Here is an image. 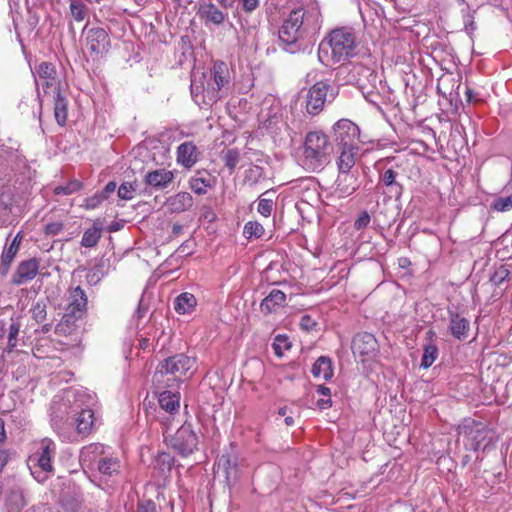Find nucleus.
<instances>
[{"mask_svg":"<svg viewBox=\"0 0 512 512\" xmlns=\"http://www.w3.org/2000/svg\"><path fill=\"white\" fill-rule=\"evenodd\" d=\"M321 14L317 7L305 10L303 6L294 8L283 21L278 35L281 47L288 53L295 54L302 50L301 41L309 33L320 29Z\"/></svg>","mask_w":512,"mask_h":512,"instance_id":"1","label":"nucleus"},{"mask_svg":"<svg viewBox=\"0 0 512 512\" xmlns=\"http://www.w3.org/2000/svg\"><path fill=\"white\" fill-rule=\"evenodd\" d=\"M231 83L228 65L221 60L213 62L208 72L199 77L191 78L190 91L195 103L199 106H212L227 95Z\"/></svg>","mask_w":512,"mask_h":512,"instance_id":"2","label":"nucleus"},{"mask_svg":"<svg viewBox=\"0 0 512 512\" xmlns=\"http://www.w3.org/2000/svg\"><path fill=\"white\" fill-rule=\"evenodd\" d=\"M358 36L349 26L332 29L320 42L318 59L326 65L344 63L357 55Z\"/></svg>","mask_w":512,"mask_h":512,"instance_id":"3","label":"nucleus"},{"mask_svg":"<svg viewBox=\"0 0 512 512\" xmlns=\"http://www.w3.org/2000/svg\"><path fill=\"white\" fill-rule=\"evenodd\" d=\"M333 145L329 137L320 130L306 134L303 144V166L313 172L321 171L331 159Z\"/></svg>","mask_w":512,"mask_h":512,"instance_id":"4","label":"nucleus"},{"mask_svg":"<svg viewBox=\"0 0 512 512\" xmlns=\"http://www.w3.org/2000/svg\"><path fill=\"white\" fill-rule=\"evenodd\" d=\"M87 394L80 390H68L62 397L55 400L50 408L51 426L59 435H64L67 428L73 425L74 414L81 408V398Z\"/></svg>","mask_w":512,"mask_h":512,"instance_id":"5","label":"nucleus"},{"mask_svg":"<svg viewBox=\"0 0 512 512\" xmlns=\"http://www.w3.org/2000/svg\"><path fill=\"white\" fill-rule=\"evenodd\" d=\"M459 433L464 436L470 450L485 451L494 444V433L485 424L473 419H465L459 426Z\"/></svg>","mask_w":512,"mask_h":512,"instance_id":"6","label":"nucleus"},{"mask_svg":"<svg viewBox=\"0 0 512 512\" xmlns=\"http://www.w3.org/2000/svg\"><path fill=\"white\" fill-rule=\"evenodd\" d=\"M56 455V444L50 439H43L40 443L39 451L29 457V462L40 469L39 472L31 470L38 482H43L48 478V474L53 472L52 460ZM30 469L32 467L30 466Z\"/></svg>","mask_w":512,"mask_h":512,"instance_id":"7","label":"nucleus"},{"mask_svg":"<svg viewBox=\"0 0 512 512\" xmlns=\"http://www.w3.org/2000/svg\"><path fill=\"white\" fill-rule=\"evenodd\" d=\"M166 442L179 455L187 457L197 450L199 440L192 425L185 422Z\"/></svg>","mask_w":512,"mask_h":512,"instance_id":"8","label":"nucleus"},{"mask_svg":"<svg viewBox=\"0 0 512 512\" xmlns=\"http://www.w3.org/2000/svg\"><path fill=\"white\" fill-rule=\"evenodd\" d=\"M85 46L93 60L102 58L110 49L111 41L107 31L101 27H84Z\"/></svg>","mask_w":512,"mask_h":512,"instance_id":"9","label":"nucleus"},{"mask_svg":"<svg viewBox=\"0 0 512 512\" xmlns=\"http://www.w3.org/2000/svg\"><path fill=\"white\" fill-rule=\"evenodd\" d=\"M335 98L333 87L326 81H318L307 92L306 111L310 115H318L324 108L326 101Z\"/></svg>","mask_w":512,"mask_h":512,"instance_id":"10","label":"nucleus"},{"mask_svg":"<svg viewBox=\"0 0 512 512\" xmlns=\"http://www.w3.org/2000/svg\"><path fill=\"white\" fill-rule=\"evenodd\" d=\"M196 360L184 353L175 354L162 360L158 367L155 376L158 374H170L175 378L185 376L186 373L195 366Z\"/></svg>","mask_w":512,"mask_h":512,"instance_id":"11","label":"nucleus"},{"mask_svg":"<svg viewBox=\"0 0 512 512\" xmlns=\"http://www.w3.org/2000/svg\"><path fill=\"white\" fill-rule=\"evenodd\" d=\"M333 138L339 148L359 147L360 128L348 119L338 120L332 127Z\"/></svg>","mask_w":512,"mask_h":512,"instance_id":"12","label":"nucleus"},{"mask_svg":"<svg viewBox=\"0 0 512 512\" xmlns=\"http://www.w3.org/2000/svg\"><path fill=\"white\" fill-rule=\"evenodd\" d=\"M379 350L378 341L375 336L368 332H361L352 340V351L355 355L363 357L362 361L372 359Z\"/></svg>","mask_w":512,"mask_h":512,"instance_id":"13","label":"nucleus"},{"mask_svg":"<svg viewBox=\"0 0 512 512\" xmlns=\"http://www.w3.org/2000/svg\"><path fill=\"white\" fill-rule=\"evenodd\" d=\"M38 78L35 82L37 87L41 86L44 94H49L50 90L55 93L60 90L59 82L57 81L56 67L51 62H41L36 68Z\"/></svg>","mask_w":512,"mask_h":512,"instance_id":"14","label":"nucleus"},{"mask_svg":"<svg viewBox=\"0 0 512 512\" xmlns=\"http://www.w3.org/2000/svg\"><path fill=\"white\" fill-rule=\"evenodd\" d=\"M201 158V152L193 141H185L176 149V162L181 167L190 170Z\"/></svg>","mask_w":512,"mask_h":512,"instance_id":"15","label":"nucleus"},{"mask_svg":"<svg viewBox=\"0 0 512 512\" xmlns=\"http://www.w3.org/2000/svg\"><path fill=\"white\" fill-rule=\"evenodd\" d=\"M357 171H339L335 181L334 193L339 198H345L352 195L359 188Z\"/></svg>","mask_w":512,"mask_h":512,"instance_id":"16","label":"nucleus"},{"mask_svg":"<svg viewBox=\"0 0 512 512\" xmlns=\"http://www.w3.org/2000/svg\"><path fill=\"white\" fill-rule=\"evenodd\" d=\"M107 452V447L100 443H91L84 446L79 455L80 464L82 467L94 471L98 461L100 462V459L104 458Z\"/></svg>","mask_w":512,"mask_h":512,"instance_id":"17","label":"nucleus"},{"mask_svg":"<svg viewBox=\"0 0 512 512\" xmlns=\"http://www.w3.org/2000/svg\"><path fill=\"white\" fill-rule=\"evenodd\" d=\"M39 261L36 258L21 261L12 275L11 283L17 286L33 280L38 274Z\"/></svg>","mask_w":512,"mask_h":512,"instance_id":"18","label":"nucleus"},{"mask_svg":"<svg viewBox=\"0 0 512 512\" xmlns=\"http://www.w3.org/2000/svg\"><path fill=\"white\" fill-rule=\"evenodd\" d=\"M85 398H81V408L73 416V425H76L77 433L82 436L89 435L96 425L93 410L85 408Z\"/></svg>","mask_w":512,"mask_h":512,"instance_id":"19","label":"nucleus"},{"mask_svg":"<svg viewBox=\"0 0 512 512\" xmlns=\"http://www.w3.org/2000/svg\"><path fill=\"white\" fill-rule=\"evenodd\" d=\"M217 178L205 169L197 170L195 174L190 177L188 184L189 188L197 195H205L209 189L215 187Z\"/></svg>","mask_w":512,"mask_h":512,"instance_id":"20","label":"nucleus"},{"mask_svg":"<svg viewBox=\"0 0 512 512\" xmlns=\"http://www.w3.org/2000/svg\"><path fill=\"white\" fill-rule=\"evenodd\" d=\"M218 471H222L226 483L231 486L239 479L238 458L230 453H223L216 463Z\"/></svg>","mask_w":512,"mask_h":512,"instance_id":"21","label":"nucleus"},{"mask_svg":"<svg viewBox=\"0 0 512 512\" xmlns=\"http://www.w3.org/2000/svg\"><path fill=\"white\" fill-rule=\"evenodd\" d=\"M175 178L174 173L165 168L156 169L146 173L145 184L153 190L159 191L167 188Z\"/></svg>","mask_w":512,"mask_h":512,"instance_id":"22","label":"nucleus"},{"mask_svg":"<svg viewBox=\"0 0 512 512\" xmlns=\"http://www.w3.org/2000/svg\"><path fill=\"white\" fill-rule=\"evenodd\" d=\"M449 314V331L451 335L458 341H465L469 337L470 322L465 317L455 311H448Z\"/></svg>","mask_w":512,"mask_h":512,"instance_id":"23","label":"nucleus"},{"mask_svg":"<svg viewBox=\"0 0 512 512\" xmlns=\"http://www.w3.org/2000/svg\"><path fill=\"white\" fill-rule=\"evenodd\" d=\"M120 469L121 461L119 458L107 452L104 458L100 459V462L98 461L94 471H97L102 479L108 480L119 475Z\"/></svg>","mask_w":512,"mask_h":512,"instance_id":"24","label":"nucleus"},{"mask_svg":"<svg viewBox=\"0 0 512 512\" xmlns=\"http://www.w3.org/2000/svg\"><path fill=\"white\" fill-rule=\"evenodd\" d=\"M197 14L206 25L213 24L219 26L223 24L227 18V13H224L212 3L200 5Z\"/></svg>","mask_w":512,"mask_h":512,"instance_id":"25","label":"nucleus"},{"mask_svg":"<svg viewBox=\"0 0 512 512\" xmlns=\"http://www.w3.org/2000/svg\"><path fill=\"white\" fill-rule=\"evenodd\" d=\"M68 311L75 312L81 316H84L87 311V296L84 290L77 286L69 291L68 305L66 307Z\"/></svg>","mask_w":512,"mask_h":512,"instance_id":"26","label":"nucleus"},{"mask_svg":"<svg viewBox=\"0 0 512 512\" xmlns=\"http://www.w3.org/2000/svg\"><path fill=\"white\" fill-rule=\"evenodd\" d=\"M286 295L279 289H272L270 293L262 300L260 309L262 312L269 314L275 312L279 307L284 306Z\"/></svg>","mask_w":512,"mask_h":512,"instance_id":"27","label":"nucleus"},{"mask_svg":"<svg viewBox=\"0 0 512 512\" xmlns=\"http://www.w3.org/2000/svg\"><path fill=\"white\" fill-rule=\"evenodd\" d=\"M53 103L54 118L57 124L63 127L66 125L68 117V99L61 92V90H57L55 93H53Z\"/></svg>","mask_w":512,"mask_h":512,"instance_id":"28","label":"nucleus"},{"mask_svg":"<svg viewBox=\"0 0 512 512\" xmlns=\"http://www.w3.org/2000/svg\"><path fill=\"white\" fill-rule=\"evenodd\" d=\"M193 205V197L188 192H179L167 200V206L171 212L181 213L189 210Z\"/></svg>","mask_w":512,"mask_h":512,"instance_id":"29","label":"nucleus"},{"mask_svg":"<svg viewBox=\"0 0 512 512\" xmlns=\"http://www.w3.org/2000/svg\"><path fill=\"white\" fill-rule=\"evenodd\" d=\"M82 318L83 316L66 309L62 319L55 327V332L64 336L72 334L76 328V323Z\"/></svg>","mask_w":512,"mask_h":512,"instance_id":"30","label":"nucleus"},{"mask_svg":"<svg viewBox=\"0 0 512 512\" xmlns=\"http://www.w3.org/2000/svg\"><path fill=\"white\" fill-rule=\"evenodd\" d=\"M286 127V123L282 115L274 113L268 115L262 122V129H264L274 139L281 136L282 130Z\"/></svg>","mask_w":512,"mask_h":512,"instance_id":"31","label":"nucleus"},{"mask_svg":"<svg viewBox=\"0 0 512 512\" xmlns=\"http://www.w3.org/2000/svg\"><path fill=\"white\" fill-rule=\"evenodd\" d=\"M340 149V155L337 159L338 171H353L352 168L355 165L359 147H344Z\"/></svg>","mask_w":512,"mask_h":512,"instance_id":"32","label":"nucleus"},{"mask_svg":"<svg viewBox=\"0 0 512 512\" xmlns=\"http://www.w3.org/2000/svg\"><path fill=\"white\" fill-rule=\"evenodd\" d=\"M311 373L315 378H323L325 381L333 377L332 361L329 357L320 356L311 368Z\"/></svg>","mask_w":512,"mask_h":512,"instance_id":"33","label":"nucleus"},{"mask_svg":"<svg viewBox=\"0 0 512 512\" xmlns=\"http://www.w3.org/2000/svg\"><path fill=\"white\" fill-rule=\"evenodd\" d=\"M158 402L160 407L170 414L177 412L180 407V394L165 390L159 394Z\"/></svg>","mask_w":512,"mask_h":512,"instance_id":"34","label":"nucleus"},{"mask_svg":"<svg viewBox=\"0 0 512 512\" xmlns=\"http://www.w3.org/2000/svg\"><path fill=\"white\" fill-rule=\"evenodd\" d=\"M197 300L191 293L184 292L176 297L174 301V309L179 314L191 313L196 307Z\"/></svg>","mask_w":512,"mask_h":512,"instance_id":"35","label":"nucleus"},{"mask_svg":"<svg viewBox=\"0 0 512 512\" xmlns=\"http://www.w3.org/2000/svg\"><path fill=\"white\" fill-rule=\"evenodd\" d=\"M174 462L175 459L170 453L162 452L155 457L153 466L161 477H166L170 473Z\"/></svg>","mask_w":512,"mask_h":512,"instance_id":"36","label":"nucleus"},{"mask_svg":"<svg viewBox=\"0 0 512 512\" xmlns=\"http://www.w3.org/2000/svg\"><path fill=\"white\" fill-rule=\"evenodd\" d=\"M21 329L19 318H11V322L7 329V347L4 352L11 353L18 346V336Z\"/></svg>","mask_w":512,"mask_h":512,"instance_id":"37","label":"nucleus"},{"mask_svg":"<svg viewBox=\"0 0 512 512\" xmlns=\"http://www.w3.org/2000/svg\"><path fill=\"white\" fill-rule=\"evenodd\" d=\"M397 173L393 169H387L381 175V180L383 184L390 188V192L393 193L395 197H399L402 193V186L396 182Z\"/></svg>","mask_w":512,"mask_h":512,"instance_id":"38","label":"nucleus"},{"mask_svg":"<svg viewBox=\"0 0 512 512\" xmlns=\"http://www.w3.org/2000/svg\"><path fill=\"white\" fill-rule=\"evenodd\" d=\"M101 232V228L98 227L96 224L86 229L81 239V245L86 248L96 246L101 238Z\"/></svg>","mask_w":512,"mask_h":512,"instance_id":"39","label":"nucleus"},{"mask_svg":"<svg viewBox=\"0 0 512 512\" xmlns=\"http://www.w3.org/2000/svg\"><path fill=\"white\" fill-rule=\"evenodd\" d=\"M263 179H266L265 170L258 165H252L244 172V183L250 186L256 185Z\"/></svg>","mask_w":512,"mask_h":512,"instance_id":"40","label":"nucleus"},{"mask_svg":"<svg viewBox=\"0 0 512 512\" xmlns=\"http://www.w3.org/2000/svg\"><path fill=\"white\" fill-rule=\"evenodd\" d=\"M22 241L21 233H17L12 242L5 246L1 255V259H5L7 262H12L19 251L20 244Z\"/></svg>","mask_w":512,"mask_h":512,"instance_id":"41","label":"nucleus"},{"mask_svg":"<svg viewBox=\"0 0 512 512\" xmlns=\"http://www.w3.org/2000/svg\"><path fill=\"white\" fill-rule=\"evenodd\" d=\"M438 356V347L430 343L424 347V353L421 359V367L424 369L429 368L434 361L437 359Z\"/></svg>","mask_w":512,"mask_h":512,"instance_id":"42","label":"nucleus"},{"mask_svg":"<svg viewBox=\"0 0 512 512\" xmlns=\"http://www.w3.org/2000/svg\"><path fill=\"white\" fill-rule=\"evenodd\" d=\"M272 347L274 350V354L277 357H282L284 354V351L289 350L291 348V342L289 341L288 336L284 334H279L275 336Z\"/></svg>","mask_w":512,"mask_h":512,"instance_id":"43","label":"nucleus"},{"mask_svg":"<svg viewBox=\"0 0 512 512\" xmlns=\"http://www.w3.org/2000/svg\"><path fill=\"white\" fill-rule=\"evenodd\" d=\"M264 232V227L257 221L247 222L243 229V234L247 239H258L263 236Z\"/></svg>","mask_w":512,"mask_h":512,"instance_id":"44","label":"nucleus"},{"mask_svg":"<svg viewBox=\"0 0 512 512\" xmlns=\"http://www.w3.org/2000/svg\"><path fill=\"white\" fill-rule=\"evenodd\" d=\"M70 1V13L74 20L81 22L87 15V7L82 0H69Z\"/></svg>","mask_w":512,"mask_h":512,"instance_id":"45","label":"nucleus"},{"mask_svg":"<svg viewBox=\"0 0 512 512\" xmlns=\"http://www.w3.org/2000/svg\"><path fill=\"white\" fill-rule=\"evenodd\" d=\"M31 314H32V318L37 323H43L46 320V316H47V305H46L45 301H43V300L37 301L31 309Z\"/></svg>","mask_w":512,"mask_h":512,"instance_id":"46","label":"nucleus"},{"mask_svg":"<svg viewBox=\"0 0 512 512\" xmlns=\"http://www.w3.org/2000/svg\"><path fill=\"white\" fill-rule=\"evenodd\" d=\"M461 12L464 29L467 34L472 35L477 28L475 23V11H471L469 8H467L463 9Z\"/></svg>","mask_w":512,"mask_h":512,"instance_id":"47","label":"nucleus"},{"mask_svg":"<svg viewBox=\"0 0 512 512\" xmlns=\"http://www.w3.org/2000/svg\"><path fill=\"white\" fill-rule=\"evenodd\" d=\"M465 97L468 103H479L484 100V93L481 89L470 86L468 83L465 85Z\"/></svg>","mask_w":512,"mask_h":512,"instance_id":"48","label":"nucleus"},{"mask_svg":"<svg viewBox=\"0 0 512 512\" xmlns=\"http://www.w3.org/2000/svg\"><path fill=\"white\" fill-rule=\"evenodd\" d=\"M491 207L495 211L506 212L512 209V194L508 196H501L496 198Z\"/></svg>","mask_w":512,"mask_h":512,"instance_id":"49","label":"nucleus"},{"mask_svg":"<svg viewBox=\"0 0 512 512\" xmlns=\"http://www.w3.org/2000/svg\"><path fill=\"white\" fill-rule=\"evenodd\" d=\"M136 189V183L124 182L117 190L118 197L122 200H131L134 197Z\"/></svg>","mask_w":512,"mask_h":512,"instance_id":"50","label":"nucleus"},{"mask_svg":"<svg viewBox=\"0 0 512 512\" xmlns=\"http://www.w3.org/2000/svg\"><path fill=\"white\" fill-rule=\"evenodd\" d=\"M81 183L77 180L70 181L66 185L55 187L54 193L56 195H70L81 189Z\"/></svg>","mask_w":512,"mask_h":512,"instance_id":"51","label":"nucleus"},{"mask_svg":"<svg viewBox=\"0 0 512 512\" xmlns=\"http://www.w3.org/2000/svg\"><path fill=\"white\" fill-rule=\"evenodd\" d=\"M240 160V152L238 149H228L224 155L225 166L230 170H234Z\"/></svg>","mask_w":512,"mask_h":512,"instance_id":"52","label":"nucleus"},{"mask_svg":"<svg viewBox=\"0 0 512 512\" xmlns=\"http://www.w3.org/2000/svg\"><path fill=\"white\" fill-rule=\"evenodd\" d=\"M273 206H274V203H273L272 199L264 198L261 196L258 201L257 211L262 216L269 217L273 210Z\"/></svg>","mask_w":512,"mask_h":512,"instance_id":"53","label":"nucleus"},{"mask_svg":"<svg viewBox=\"0 0 512 512\" xmlns=\"http://www.w3.org/2000/svg\"><path fill=\"white\" fill-rule=\"evenodd\" d=\"M299 326L303 331L309 332L316 328L317 322L310 315L305 314L301 317Z\"/></svg>","mask_w":512,"mask_h":512,"instance_id":"54","label":"nucleus"},{"mask_svg":"<svg viewBox=\"0 0 512 512\" xmlns=\"http://www.w3.org/2000/svg\"><path fill=\"white\" fill-rule=\"evenodd\" d=\"M370 220H371V218H370V215L368 214V212L363 211L359 214V216L355 220L354 228L356 230H361L363 228H366L368 226V224L370 223Z\"/></svg>","mask_w":512,"mask_h":512,"instance_id":"55","label":"nucleus"},{"mask_svg":"<svg viewBox=\"0 0 512 512\" xmlns=\"http://www.w3.org/2000/svg\"><path fill=\"white\" fill-rule=\"evenodd\" d=\"M61 505L68 512H76L80 507V502L74 498H62Z\"/></svg>","mask_w":512,"mask_h":512,"instance_id":"56","label":"nucleus"},{"mask_svg":"<svg viewBox=\"0 0 512 512\" xmlns=\"http://www.w3.org/2000/svg\"><path fill=\"white\" fill-rule=\"evenodd\" d=\"M64 228L62 222H51L45 225L44 232L46 235L55 236L59 234Z\"/></svg>","mask_w":512,"mask_h":512,"instance_id":"57","label":"nucleus"},{"mask_svg":"<svg viewBox=\"0 0 512 512\" xmlns=\"http://www.w3.org/2000/svg\"><path fill=\"white\" fill-rule=\"evenodd\" d=\"M104 197L100 194V192L96 193L92 197L86 199L85 207L87 209H95L98 205H100L104 201Z\"/></svg>","mask_w":512,"mask_h":512,"instance_id":"58","label":"nucleus"},{"mask_svg":"<svg viewBox=\"0 0 512 512\" xmlns=\"http://www.w3.org/2000/svg\"><path fill=\"white\" fill-rule=\"evenodd\" d=\"M241 9L246 13H251L259 7V0H239Z\"/></svg>","mask_w":512,"mask_h":512,"instance_id":"59","label":"nucleus"},{"mask_svg":"<svg viewBox=\"0 0 512 512\" xmlns=\"http://www.w3.org/2000/svg\"><path fill=\"white\" fill-rule=\"evenodd\" d=\"M137 512H157L156 505L153 501H141L138 503Z\"/></svg>","mask_w":512,"mask_h":512,"instance_id":"60","label":"nucleus"},{"mask_svg":"<svg viewBox=\"0 0 512 512\" xmlns=\"http://www.w3.org/2000/svg\"><path fill=\"white\" fill-rule=\"evenodd\" d=\"M508 275L509 271L507 269H500L492 275L491 281L495 285H500L508 277Z\"/></svg>","mask_w":512,"mask_h":512,"instance_id":"61","label":"nucleus"},{"mask_svg":"<svg viewBox=\"0 0 512 512\" xmlns=\"http://www.w3.org/2000/svg\"><path fill=\"white\" fill-rule=\"evenodd\" d=\"M171 416H167V417H162L161 418V421H160V424H161V427H162V434L164 436V439L165 441L168 440V438L171 436L170 434H168V430H169V427H170V424H171Z\"/></svg>","mask_w":512,"mask_h":512,"instance_id":"62","label":"nucleus"},{"mask_svg":"<svg viewBox=\"0 0 512 512\" xmlns=\"http://www.w3.org/2000/svg\"><path fill=\"white\" fill-rule=\"evenodd\" d=\"M116 188H117L116 183L114 181H110L105 185L104 189L100 192V194L106 200L108 198V196L116 190Z\"/></svg>","mask_w":512,"mask_h":512,"instance_id":"63","label":"nucleus"},{"mask_svg":"<svg viewBox=\"0 0 512 512\" xmlns=\"http://www.w3.org/2000/svg\"><path fill=\"white\" fill-rule=\"evenodd\" d=\"M9 454L5 450H0V473L3 471V468L8 463Z\"/></svg>","mask_w":512,"mask_h":512,"instance_id":"64","label":"nucleus"}]
</instances>
